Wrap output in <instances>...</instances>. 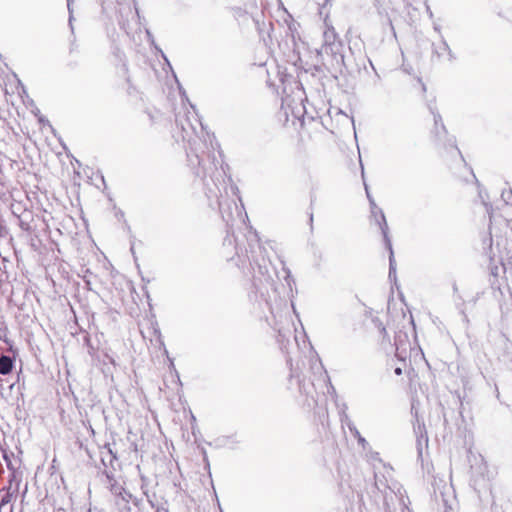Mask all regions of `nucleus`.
Here are the masks:
<instances>
[{"mask_svg": "<svg viewBox=\"0 0 512 512\" xmlns=\"http://www.w3.org/2000/svg\"><path fill=\"white\" fill-rule=\"evenodd\" d=\"M344 45L341 40L332 41L328 45H322L320 49H317V56H322L326 54L332 57L333 69L335 72H339L340 74L351 73V68L349 64L345 61V56L343 54Z\"/></svg>", "mask_w": 512, "mask_h": 512, "instance_id": "1", "label": "nucleus"}, {"mask_svg": "<svg viewBox=\"0 0 512 512\" xmlns=\"http://www.w3.org/2000/svg\"><path fill=\"white\" fill-rule=\"evenodd\" d=\"M18 220V226L26 234V237L34 241L35 238H39L40 230H43L46 226L44 219L35 214L33 210L28 209Z\"/></svg>", "mask_w": 512, "mask_h": 512, "instance_id": "2", "label": "nucleus"}, {"mask_svg": "<svg viewBox=\"0 0 512 512\" xmlns=\"http://www.w3.org/2000/svg\"><path fill=\"white\" fill-rule=\"evenodd\" d=\"M378 222H379V228H380L382 236H383L385 247L389 251L388 277L391 281L392 280L396 281V261L394 258V251H393V247H392L391 238L389 235V227H388V224L386 221V217L382 213L380 216V220H378Z\"/></svg>", "mask_w": 512, "mask_h": 512, "instance_id": "3", "label": "nucleus"}, {"mask_svg": "<svg viewBox=\"0 0 512 512\" xmlns=\"http://www.w3.org/2000/svg\"><path fill=\"white\" fill-rule=\"evenodd\" d=\"M474 463L470 465V476L473 486H482L489 479L488 467L482 456L474 457Z\"/></svg>", "mask_w": 512, "mask_h": 512, "instance_id": "4", "label": "nucleus"}, {"mask_svg": "<svg viewBox=\"0 0 512 512\" xmlns=\"http://www.w3.org/2000/svg\"><path fill=\"white\" fill-rule=\"evenodd\" d=\"M187 156L191 164H194V159L197 161L198 168L195 174L201 179H205L215 167V163L210 161L209 155L206 157L204 154L195 153L192 155L188 152Z\"/></svg>", "mask_w": 512, "mask_h": 512, "instance_id": "5", "label": "nucleus"}, {"mask_svg": "<svg viewBox=\"0 0 512 512\" xmlns=\"http://www.w3.org/2000/svg\"><path fill=\"white\" fill-rule=\"evenodd\" d=\"M346 409H347V406L344 405L343 410L340 412V421H341L342 425H346L349 428V430L353 434V436L355 438H357L358 443L360 445H362L363 447H365V445L367 444V441L364 437L361 436L358 429L355 427V425L353 424V422L351 421L349 416L346 414V412H345Z\"/></svg>", "mask_w": 512, "mask_h": 512, "instance_id": "6", "label": "nucleus"}, {"mask_svg": "<svg viewBox=\"0 0 512 512\" xmlns=\"http://www.w3.org/2000/svg\"><path fill=\"white\" fill-rule=\"evenodd\" d=\"M287 363L290 365V375H289V383L292 384L295 380L298 390L301 394L308 395L310 393L306 383L305 379L301 377L300 373L297 371V369H293L291 360H287Z\"/></svg>", "mask_w": 512, "mask_h": 512, "instance_id": "7", "label": "nucleus"}, {"mask_svg": "<svg viewBox=\"0 0 512 512\" xmlns=\"http://www.w3.org/2000/svg\"><path fill=\"white\" fill-rule=\"evenodd\" d=\"M414 417H415V421L413 422L414 434H415L416 438H424V444H425V447L427 448L429 440H428L425 423L423 420H421L419 418L417 411L415 412Z\"/></svg>", "mask_w": 512, "mask_h": 512, "instance_id": "8", "label": "nucleus"}, {"mask_svg": "<svg viewBox=\"0 0 512 512\" xmlns=\"http://www.w3.org/2000/svg\"><path fill=\"white\" fill-rule=\"evenodd\" d=\"M364 186H365L366 196L369 201L371 214L374 217L376 224L379 226L378 220H380L381 213L384 216H385V214H384L383 210L377 206L374 198L372 197V195L369 191L368 185L365 182H364Z\"/></svg>", "mask_w": 512, "mask_h": 512, "instance_id": "9", "label": "nucleus"}, {"mask_svg": "<svg viewBox=\"0 0 512 512\" xmlns=\"http://www.w3.org/2000/svg\"><path fill=\"white\" fill-rule=\"evenodd\" d=\"M15 358L9 355L2 354L0 356V374L8 375L13 371Z\"/></svg>", "mask_w": 512, "mask_h": 512, "instance_id": "10", "label": "nucleus"}, {"mask_svg": "<svg viewBox=\"0 0 512 512\" xmlns=\"http://www.w3.org/2000/svg\"><path fill=\"white\" fill-rule=\"evenodd\" d=\"M432 46H433V50H432L433 55H436L438 58H440L444 52H447L450 61L455 59L454 53L452 52L448 43L446 42V40L444 39V37L442 35H441V45L439 47H435L433 44Z\"/></svg>", "mask_w": 512, "mask_h": 512, "instance_id": "11", "label": "nucleus"}, {"mask_svg": "<svg viewBox=\"0 0 512 512\" xmlns=\"http://www.w3.org/2000/svg\"><path fill=\"white\" fill-rule=\"evenodd\" d=\"M28 209L27 204L21 201H13L10 205L11 213L16 219H19Z\"/></svg>", "mask_w": 512, "mask_h": 512, "instance_id": "12", "label": "nucleus"}, {"mask_svg": "<svg viewBox=\"0 0 512 512\" xmlns=\"http://www.w3.org/2000/svg\"><path fill=\"white\" fill-rule=\"evenodd\" d=\"M2 452V457L6 463L7 468L10 471H15L17 469L15 463L17 462L18 464H20L21 460L19 458L15 459L13 452H9L5 449L2 450Z\"/></svg>", "mask_w": 512, "mask_h": 512, "instance_id": "13", "label": "nucleus"}, {"mask_svg": "<svg viewBox=\"0 0 512 512\" xmlns=\"http://www.w3.org/2000/svg\"><path fill=\"white\" fill-rule=\"evenodd\" d=\"M2 491H4V493L1 495L0 499V512H2V508L9 506L14 497V492L11 491V487L3 488Z\"/></svg>", "mask_w": 512, "mask_h": 512, "instance_id": "14", "label": "nucleus"}, {"mask_svg": "<svg viewBox=\"0 0 512 512\" xmlns=\"http://www.w3.org/2000/svg\"><path fill=\"white\" fill-rule=\"evenodd\" d=\"M498 274H499V267L497 265H492L490 267V275H491V279H490V285H491V288L494 289V290H500V283H499V280H498Z\"/></svg>", "mask_w": 512, "mask_h": 512, "instance_id": "15", "label": "nucleus"}, {"mask_svg": "<svg viewBox=\"0 0 512 512\" xmlns=\"http://www.w3.org/2000/svg\"><path fill=\"white\" fill-rule=\"evenodd\" d=\"M408 348L409 347H403L401 344H397V347H395V356L399 361L403 362L404 365H406V359L408 357Z\"/></svg>", "mask_w": 512, "mask_h": 512, "instance_id": "16", "label": "nucleus"}, {"mask_svg": "<svg viewBox=\"0 0 512 512\" xmlns=\"http://www.w3.org/2000/svg\"><path fill=\"white\" fill-rule=\"evenodd\" d=\"M429 109L434 116L435 129L437 130L438 126L440 125L443 133L446 134L447 130H446L445 125L443 124L441 115L437 111H435L432 106H429Z\"/></svg>", "mask_w": 512, "mask_h": 512, "instance_id": "17", "label": "nucleus"}, {"mask_svg": "<svg viewBox=\"0 0 512 512\" xmlns=\"http://www.w3.org/2000/svg\"><path fill=\"white\" fill-rule=\"evenodd\" d=\"M397 344H401L403 347H410L408 335L405 332L399 331L395 335V347H397Z\"/></svg>", "mask_w": 512, "mask_h": 512, "instance_id": "18", "label": "nucleus"}, {"mask_svg": "<svg viewBox=\"0 0 512 512\" xmlns=\"http://www.w3.org/2000/svg\"><path fill=\"white\" fill-rule=\"evenodd\" d=\"M324 43L323 45H328L329 43H332V41H337V34L334 30V28L328 29L324 32Z\"/></svg>", "mask_w": 512, "mask_h": 512, "instance_id": "19", "label": "nucleus"}, {"mask_svg": "<svg viewBox=\"0 0 512 512\" xmlns=\"http://www.w3.org/2000/svg\"><path fill=\"white\" fill-rule=\"evenodd\" d=\"M102 449L107 451V454L109 456V465L113 466V461L117 460L116 453L112 451L109 443H106Z\"/></svg>", "mask_w": 512, "mask_h": 512, "instance_id": "20", "label": "nucleus"}, {"mask_svg": "<svg viewBox=\"0 0 512 512\" xmlns=\"http://www.w3.org/2000/svg\"><path fill=\"white\" fill-rule=\"evenodd\" d=\"M423 447H425L424 438H416V448L419 457H422Z\"/></svg>", "mask_w": 512, "mask_h": 512, "instance_id": "21", "label": "nucleus"}, {"mask_svg": "<svg viewBox=\"0 0 512 512\" xmlns=\"http://www.w3.org/2000/svg\"><path fill=\"white\" fill-rule=\"evenodd\" d=\"M123 505L120 506V512H132L131 507L128 504V501L125 498H122Z\"/></svg>", "mask_w": 512, "mask_h": 512, "instance_id": "22", "label": "nucleus"}, {"mask_svg": "<svg viewBox=\"0 0 512 512\" xmlns=\"http://www.w3.org/2000/svg\"><path fill=\"white\" fill-rule=\"evenodd\" d=\"M38 121H39V123H41L42 125H48V126L52 129V131H54V129H53V127H52V125L50 124L49 120H48L45 116H43V115H39V116H38Z\"/></svg>", "mask_w": 512, "mask_h": 512, "instance_id": "23", "label": "nucleus"}, {"mask_svg": "<svg viewBox=\"0 0 512 512\" xmlns=\"http://www.w3.org/2000/svg\"><path fill=\"white\" fill-rule=\"evenodd\" d=\"M376 325L378 326L379 330H380V333H382L383 335H386V328L385 326L382 324V322L378 319V318H375L373 320Z\"/></svg>", "mask_w": 512, "mask_h": 512, "instance_id": "24", "label": "nucleus"}, {"mask_svg": "<svg viewBox=\"0 0 512 512\" xmlns=\"http://www.w3.org/2000/svg\"><path fill=\"white\" fill-rule=\"evenodd\" d=\"M501 196L505 202H508L510 200V198L512 197V190H510L507 194L505 192H503Z\"/></svg>", "mask_w": 512, "mask_h": 512, "instance_id": "25", "label": "nucleus"}, {"mask_svg": "<svg viewBox=\"0 0 512 512\" xmlns=\"http://www.w3.org/2000/svg\"><path fill=\"white\" fill-rule=\"evenodd\" d=\"M84 342L86 344V346L89 348V349H93V346L91 344V339H90V336L89 335H85L84 337Z\"/></svg>", "mask_w": 512, "mask_h": 512, "instance_id": "26", "label": "nucleus"}, {"mask_svg": "<svg viewBox=\"0 0 512 512\" xmlns=\"http://www.w3.org/2000/svg\"><path fill=\"white\" fill-rule=\"evenodd\" d=\"M70 1L71 0H67V2H68L67 6H68L69 13H70V15H69V24H71V20L73 19V17H72V10H71V6H70Z\"/></svg>", "mask_w": 512, "mask_h": 512, "instance_id": "27", "label": "nucleus"}, {"mask_svg": "<svg viewBox=\"0 0 512 512\" xmlns=\"http://www.w3.org/2000/svg\"><path fill=\"white\" fill-rule=\"evenodd\" d=\"M394 373H395L397 376L402 375V373H403V369H402V367H400V366H399V367H396V368L394 369Z\"/></svg>", "mask_w": 512, "mask_h": 512, "instance_id": "28", "label": "nucleus"}, {"mask_svg": "<svg viewBox=\"0 0 512 512\" xmlns=\"http://www.w3.org/2000/svg\"><path fill=\"white\" fill-rule=\"evenodd\" d=\"M102 453V457H101V462L102 464L107 467L108 466V459H106V456L103 455V451L101 452Z\"/></svg>", "mask_w": 512, "mask_h": 512, "instance_id": "29", "label": "nucleus"}, {"mask_svg": "<svg viewBox=\"0 0 512 512\" xmlns=\"http://www.w3.org/2000/svg\"><path fill=\"white\" fill-rule=\"evenodd\" d=\"M313 69H314L316 72H318V73L323 72V68H322V66H321V65H314V66H313Z\"/></svg>", "mask_w": 512, "mask_h": 512, "instance_id": "30", "label": "nucleus"}, {"mask_svg": "<svg viewBox=\"0 0 512 512\" xmlns=\"http://www.w3.org/2000/svg\"><path fill=\"white\" fill-rule=\"evenodd\" d=\"M309 224L311 229H313V212L309 213Z\"/></svg>", "mask_w": 512, "mask_h": 512, "instance_id": "31", "label": "nucleus"}, {"mask_svg": "<svg viewBox=\"0 0 512 512\" xmlns=\"http://www.w3.org/2000/svg\"><path fill=\"white\" fill-rule=\"evenodd\" d=\"M227 243H228L229 245H232V243H233L232 239H231V238H229V237H226V238L224 239V245H226Z\"/></svg>", "mask_w": 512, "mask_h": 512, "instance_id": "32", "label": "nucleus"}, {"mask_svg": "<svg viewBox=\"0 0 512 512\" xmlns=\"http://www.w3.org/2000/svg\"><path fill=\"white\" fill-rule=\"evenodd\" d=\"M401 512H412V511L406 506L405 503H403V508H402Z\"/></svg>", "mask_w": 512, "mask_h": 512, "instance_id": "33", "label": "nucleus"}, {"mask_svg": "<svg viewBox=\"0 0 512 512\" xmlns=\"http://www.w3.org/2000/svg\"><path fill=\"white\" fill-rule=\"evenodd\" d=\"M2 512H12V506H6V508H2Z\"/></svg>", "mask_w": 512, "mask_h": 512, "instance_id": "34", "label": "nucleus"}, {"mask_svg": "<svg viewBox=\"0 0 512 512\" xmlns=\"http://www.w3.org/2000/svg\"><path fill=\"white\" fill-rule=\"evenodd\" d=\"M5 335V330L0 329V339H4Z\"/></svg>", "mask_w": 512, "mask_h": 512, "instance_id": "35", "label": "nucleus"}, {"mask_svg": "<svg viewBox=\"0 0 512 512\" xmlns=\"http://www.w3.org/2000/svg\"><path fill=\"white\" fill-rule=\"evenodd\" d=\"M187 124L190 126V128L195 131V127L190 123L189 119H186Z\"/></svg>", "mask_w": 512, "mask_h": 512, "instance_id": "36", "label": "nucleus"}, {"mask_svg": "<svg viewBox=\"0 0 512 512\" xmlns=\"http://www.w3.org/2000/svg\"><path fill=\"white\" fill-rule=\"evenodd\" d=\"M314 202H315V196L311 195L310 205L313 206Z\"/></svg>", "mask_w": 512, "mask_h": 512, "instance_id": "37", "label": "nucleus"}, {"mask_svg": "<svg viewBox=\"0 0 512 512\" xmlns=\"http://www.w3.org/2000/svg\"><path fill=\"white\" fill-rule=\"evenodd\" d=\"M85 283H86V285H87L88 289H89V290H91V287H90V281L85 280Z\"/></svg>", "mask_w": 512, "mask_h": 512, "instance_id": "38", "label": "nucleus"}, {"mask_svg": "<svg viewBox=\"0 0 512 512\" xmlns=\"http://www.w3.org/2000/svg\"><path fill=\"white\" fill-rule=\"evenodd\" d=\"M434 29L440 33V26L435 25Z\"/></svg>", "mask_w": 512, "mask_h": 512, "instance_id": "39", "label": "nucleus"}, {"mask_svg": "<svg viewBox=\"0 0 512 512\" xmlns=\"http://www.w3.org/2000/svg\"><path fill=\"white\" fill-rule=\"evenodd\" d=\"M181 127H182V130H183L184 132H186V127H185V125H184L182 122H181Z\"/></svg>", "mask_w": 512, "mask_h": 512, "instance_id": "40", "label": "nucleus"}, {"mask_svg": "<svg viewBox=\"0 0 512 512\" xmlns=\"http://www.w3.org/2000/svg\"><path fill=\"white\" fill-rule=\"evenodd\" d=\"M427 11H428V14H429L430 16H432V15H433V14H432V11L430 10V8H429V7H427Z\"/></svg>", "mask_w": 512, "mask_h": 512, "instance_id": "41", "label": "nucleus"}, {"mask_svg": "<svg viewBox=\"0 0 512 512\" xmlns=\"http://www.w3.org/2000/svg\"><path fill=\"white\" fill-rule=\"evenodd\" d=\"M35 115H36L37 117H38L39 115H41V114H40L39 109H37V112H35Z\"/></svg>", "mask_w": 512, "mask_h": 512, "instance_id": "42", "label": "nucleus"}, {"mask_svg": "<svg viewBox=\"0 0 512 512\" xmlns=\"http://www.w3.org/2000/svg\"><path fill=\"white\" fill-rule=\"evenodd\" d=\"M249 247H250L251 252H253V246H252V244H249Z\"/></svg>", "mask_w": 512, "mask_h": 512, "instance_id": "43", "label": "nucleus"}, {"mask_svg": "<svg viewBox=\"0 0 512 512\" xmlns=\"http://www.w3.org/2000/svg\"><path fill=\"white\" fill-rule=\"evenodd\" d=\"M235 249H236V254L239 255L238 246H236Z\"/></svg>", "mask_w": 512, "mask_h": 512, "instance_id": "44", "label": "nucleus"}, {"mask_svg": "<svg viewBox=\"0 0 512 512\" xmlns=\"http://www.w3.org/2000/svg\"><path fill=\"white\" fill-rule=\"evenodd\" d=\"M329 1H330V0H326V1H325V4L323 5V7H325Z\"/></svg>", "mask_w": 512, "mask_h": 512, "instance_id": "45", "label": "nucleus"}, {"mask_svg": "<svg viewBox=\"0 0 512 512\" xmlns=\"http://www.w3.org/2000/svg\"><path fill=\"white\" fill-rule=\"evenodd\" d=\"M123 68H124L125 70H127V65H126V64H123Z\"/></svg>", "mask_w": 512, "mask_h": 512, "instance_id": "46", "label": "nucleus"}, {"mask_svg": "<svg viewBox=\"0 0 512 512\" xmlns=\"http://www.w3.org/2000/svg\"><path fill=\"white\" fill-rule=\"evenodd\" d=\"M455 146V149H457V151L460 153V150L458 149V146L454 145Z\"/></svg>", "mask_w": 512, "mask_h": 512, "instance_id": "47", "label": "nucleus"}, {"mask_svg": "<svg viewBox=\"0 0 512 512\" xmlns=\"http://www.w3.org/2000/svg\"><path fill=\"white\" fill-rule=\"evenodd\" d=\"M361 175H362V177L364 178V171H363V170H362V172H361Z\"/></svg>", "mask_w": 512, "mask_h": 512, "instance_id": "48", "label": "nucleus"}, {"mask_svg": "<svg viewBox=\"0 0 512 512\" xmlns=\"http://www.w3.org/2000/svg\"><path fill=\"white\" fill-rule=\"evenodd\" d=\"M0 381H2V379L0 378Z\"/></svg>", "mask_w": 512, "mask_h": 512, "instance_id": "49", "label": "nucleus"}]
</instances>
